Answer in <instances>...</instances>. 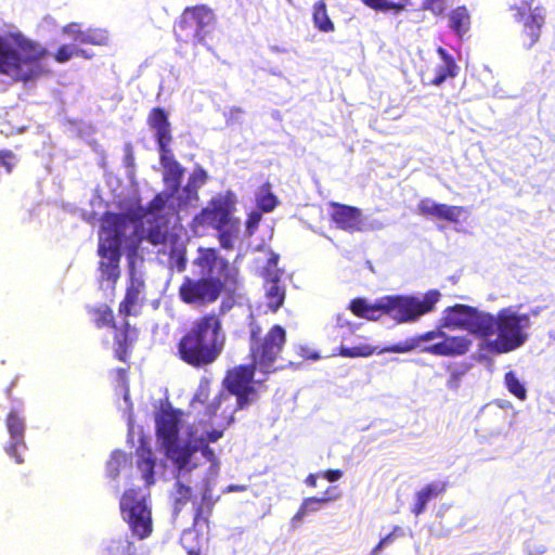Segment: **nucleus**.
<instances>
[{"instance_id":"obj_1","label":"nucleus","mask_w":555,"mask_h":555,"mask_svg":"<svg viewBox=\"0 0 555 555\" xmlns=\"http://www.w3.org/2000/svg\"><path fill=\"white\" fill-rule=\"evenodd\" d=\"M227 335L222 319L215 312L196 318L177 343V357L195 370L212 365L224 350Z\"/></svg>"},{"instance_id":"obj_2","label":"nucleus","mask_w":555,"mask_h":555,"mask_svg":"<svg viewBox=\"0 0 555 555\" xmlns=\"http://www.w3.org/2000/svg\"><path fill=\"white\" fill-rule=\"evenodd\" d=\"M193 263L199 268L202 276H183L178 288L182 302L191 306L206 307L218 300L224 292L230 263L220 257L212 247H199Z\"/></svg>"},{"instance_id":"obj_3","label":"nucleus","mask_w":555,"mask_h":555,"mask_svg":"<svg viewBox=\"0 0 555 555\" xmlns=\"http://www.w3.org/2000/svg\"><path fill=\"white\" fill-rule=\"evenodd\" d=\"M258 365L250 361L249 364L234 366L227 372L223 384L225 391H220L205 408L208 420L220 416L224 425L230 426L235 420V413L250 405L257 397V390L253 386L255 372Z\"/></svg>"},{"instance_id":"obj_4","label":"nucleus","mask_w":555,"mask_h":555,"mask_svg":"<svg viewBox=\"0 0 555 555\" xmlns=\"http://www.w3.org/2000/svg\"><path fill=\"white\" fill-rule=\"evenodd\" d=\"M47 54L46 48L29 39L18 37L16 49H12L0 36V74L21 81L34 80L44 74L40 62Z\"/></svg>"},{"instance_id":"obj_5","label":"nucleus","mask_w":555,"mask_h":555,"mask_svg":"<svg viewBox=\"0 0 555 555\" xmlns=\"http://www.w3.org/2000/svg\"><path fill=\"white\" fill-rule=\"evenodd\" d=\"M472 340L466 336H450L440 328L427 331L382 348L379 353H406L417 348L436 357H459L468 352Z\"/></svg>"},{"instance_id":"obj_6","label":"nucleus","mask_w":555,"mask_h":555,"mask_svg":"<svg viewBox=\"0 0 555 555\" xmlns=\"http://www.w3.org/2000/svg\"><path fill=\"white\" fill-rule=\"evenodd\" d=\"M287 341L286 330L280 325H272L266 333L261 324L250 317L248 322V356L258 371L271 373L275 371L274 363L281 359Z\"/></svg>"},{"instance_id":"obj_7","label":"nucleus","mask_w":555,"mask_h":555,"mask_svg":"<svg viewBox=\"0 0 555 555\" xmlns=\"http://www.w3.org/2000/svg\"><path fill=\"white\" fill-rule=\"evenodd\" d=\"M218 20L206 4L186 7L173 23V36L178 42L206 46L212 39Z\"/></svg>"},{"instance_id":"obj_8","label":"nucleus","mask_w":555,"mask_h":555,"mask_svg":"<svg viewBox=\"0 0 555 555\" xmlns=\"http://www.w3.org/2000/svg\"><path fill=\"white\" fill-rule=\"evenodd\" d=\"M529 326V314H516L508 309L500 310L496 317L492 315L489 333V337L496 334L493 349L499 353H506L521 347L528 338L525 331Z\"/></svg>"},{"instance_id":"obj_9","label":"nucleus","mask_w":555,"mask_h":555,"mask_svg":"<svg viewBox=\"0 0 555 555\" xmlns=\"http://www.w3.org/2000/svg\"><path fill=\"white\" fill-rule=\"evenodd\" d=\"M492 314L464 304H455L443 310L441 327L464 330L478 337H489Z\"/></svg>"},{"instance_id":"obj_10","label":"nucleus","mask_w":555,"mask_h":555,"mask_svg":"<svg viewBox=\"0 0 555 555\" xmlns=\"http://www.w3.org/2000/svg\"><path fill=\"white\" fill-rule=\"evenodd\" d=\"M119 509L122 520L128 525L134 538L144 540L152 534L151 508L135 489H128L124 492L119 501Z\"/></svg>"},{"instance_id":"obj_11","label":"nucleus","mask_w":555,"mask_h":555,"mask_svg":"<svg viewBox=\"0 0 555 555\" xmlns=\"http://www.w3.org/2000/svg\"><path fill=\"white\" fill-rule=\"evenodd\" d=\"M440 294L429 291L422 299L413 296H384L386 300V315L398 323L413 322L420 317L434 310Z\"/></svg>"},{"instance_id":"obj_12","label":"nucleus","mask_w":555,"mask_h":555,"mask_svg":"<svg viewBox=\"0 0 555 555\" xmlns=\"http://www.w3.org/2000/svg\"><path fill=\"white\" fill-rule=\"evenodd\" d=\"M234 210L235 196L231 191H228L212 197L207 206L194 217V223L202 227H211L215 230L221 229L238 220L232 216Z\"/></svg>"},{"instance_id":"obj_13","label":"nucleus","mask_w":555,"mask_h":555,"mask_svg":"<svg viewBox=\"0 0 555 555\" xmlns=\"http://www.w3.org/2000/svg\"><path fill=\"white\" fill-rule=\"evenodd\" d=\"M130 218L122 212H105L102 218L99 247L121 250Z\"/></svg>"},{"instance_id":"obj_14","label":"nucleus","mask_w":555,"mask_h":555,"mask_svg":"<svg viewBox=\"0 0 555 555\" xmlns=\"http://www.w3.org/2000/svg\"><path fill=\"white\" fill-rule=\"evenodd\" d=\"M514 18L521 26L519 38L522 47L531 49L540 40L545 24L544 11L537 7L527 14L514 15Z\"/></svg>"},{"instance_id":"obj_15","label":"nucleus","mask_w":555,"mask_h":555,"mask_svg":"<svg viewBox=\"0 0 555 555\" xmlns=\"http://www.w3.org/2000/svg\"><path fill=\"white\" fill-rule=\"evenodd\" d=\"M330 207L332 208L330 219L338 229L350 233L365 230L363 215L360 208L337 202H331Z\"/></svg>"},{"instance_id":"obj_16","label":"nucleus","mask_w":555,"mask_h":555,"mask_svg":"<svg viewBox=\"0 0 555 555\" xmlns=\"http://www.w3.org/2000/svg\"><path fill=\"white\" fill-rule=\"evenodd\" d=\"M5 426L11 437V441L5 446V452L17 464L24 462L21 452L26 450V443L24 439L26 424L23 416L17 411H10L5 418Z\"/></svg>"},{"instance_id":"obj_17","label":"nucleus","mask_w":555,"mask_h":555,"mask_svg":"<svg viewBox=\"0 0 555 555\" xmlns=\"http://www.w3.org/2000/svg\"><path fill=\"white\" fill-rule=\"evenodd\" d=\"M163 448L167 459L171 461L177 470L176 478H182L185 473L196 467V464H191L192 456L196 452L194 444L189 442L180 443V440H176L172 443L163 446Z\"/></svg>"},{"instance_id":"obj_18","label":"nucleus","mask_w":555,"mask_h":555,"mask_svg":"<svg viewBox=\"0 0 555 555\" xmlns=\"http://www.w3.org/2000/svg\"><path fill=\"white\" fill-rule=\"evenodd\" d=\"M113 339H114V357L120 362H127L129 351L132 345L139 338V328L132 326L130 322L125 319L121 325L115 324Z\"/></svg>"},{"instance_id":"obj_19","label":"nucleus","mask_w":555,"mask_h":555,"mask_svg":"<svg viewBox=\"0 0 555 555\" xmlns=\"http://www.w3.org/2000/svg\"><path fill=\"white\" fill-rule=\"evenodd\" d=\"M181 412L173 409H163L156 416V434L162 446L179 440V424Z\"/></svg>"},{"instance_id":"obj_20","label":"nucleus","mask_w":555,"mask_h":555,"mask_svg":"<svg viewBox=\"0 0 555 555\" xmlns=\"http://www.w3.org/2000/svg\"><path fill=\"white\" fill-rule=\"evenodd\" d=\"M147 125L155 132L158 151L166 152L172 141L168 113L163 107H153L147 115Z\"/></svg>"},{"instance_id":"obj_21","label":"nucleus","mask_w":555,"mask_h":555,"mask_svg":"<svg viewBox=\"0 0 555 555\" xmlns=\"http://www.w3.org/2000/svg\"><path fill=\"white\" fill-rule=\"evenodd\" d=\"M145 288L144 282L135 276H131L126 287L124 299L119 302L118 313L124 319L130 315H137V308L142 306L141 294Z\"/></svg>"},{"instance_id":"obj_22","label":"nucleus","mask_w":555,"mask_h":555,"mask_svg":"<svg viewBox=\"0 0 555 555\" xmlns=\"http://www.w3.org/2000/svg\"><path fill=\"white\" fill-rule=\"evenodd\" d=\"M62 33L80 44L106 46L108 43L106 30L101 28H87L83 30L78 23L65 25L62 28Z\"/></svg>"},{"instance_id":"obj_23","label":"nucleus","mask_w":555,"mask_h":555,"mask_svg":"<svg viewBox=\"0 0 555 555\" xmlns=\"http://www.w3.org/2000/svg\"><path fill=\"white\" fill-rule=\"evenodd\" d=\"M159 152V160L162 166L165 169L164 181L170 186V195L176 194L181 185L184 168L180 165L178 160L175 159L170 147H166V152Z\"/></svg>"},{"instance_id":"obj_24","label":"nucleus","mask_w":555,"mask_h":555,"mask_svg":"<svg viewBox=\"0 0 555 555\" xmlns=\"http://www.w3.org/2000/svg\"><path fill=\"white\" fill-rule=\"evenodd\" d=\"M420 215L434 216L438 219L447 220L450 222H457L463 208L460 206H448L446 204H438L429 198H423L417 205Z\"/></svg>"},{"instance_id":"obj_25","label":"nucleus","mask_w":555,"mask_h":555,"mask_svg":"<svg viewBox=\"0 0 555 555\" xmlns=\"http://www.w3.org/2000/svg\"><path fill=\"white\" fill-rule=\"evenodd\" d=\"M446 481H433L425 485L415 493V502L411 507V512L415 516L422 515L427 507L428 502L442 495L447 491Z\"/></svg>"},{"instance_id":"obj_26","label":"nucleus","mask_w":555,"mask_h":555,"mask_svg":"<svg viewBox=\"0 0 555 555\" xmlns=\"http://www.w3.org/2000/svg\"><path fill=\"white\" fill-rule=\"evenodd\" d=\"M100 271L102 278L115 284L120 276L119 261L121 258V250L99 247Z\"/></svg>"},{"instance_id":"obj_27","label":"nucleus","mask_w":555,"mask_h":555,"mask_svg":"<svg viewBox=\"0 0 555 555\" xmlns=\"http://www.w3.org/2000/svg\"><path fill=\"white\" fill-rule=\"evenodd\" d=\"M441 63L434 68L433 77L426 82L428 86H441L447 79L455 78L459 74V66L454 59L443 49L438 48Z\"/></svg>"},{"instance_id":"obj_28","label":"nucleus","mask_w":555,"mask_h":555,"mask_svg":"<svg viewBox=\"0 0 555 555\" xmlns=\"http://www.w3.org/2000/svg\"><path fill=\"white\" fill-rule=\"evenodd\" d=\"M137 466L142 473V477L147 486L154 483L156 459L154 457L152 449L144 442L138 447L137 451Z\"/></svg>"},{"instance_id":"obj_29","label":"nucleus","mask_w":555,"mask_h":555,"mask_svg":"<svg viewBox=\"0 0 555 555\" xmlns=\"http://www.w3.org/2000/svg\"><path fill=\"white\" fill-rule=\"evenodd\" d=\"M470 25V13L465 5H459L448 14L449 28L461 39L469 31Z\"/></svg>"},{"instance_id":"obj_30","label":"nucleus","mask_w":555,"mask_h":555,"mask_svg":"<svg viewBox=\"0 0 555 555\" xmlns=\"http://www.w3.org/2000/svg\"><path fill=\"white\" fill-rule=\"evenodd\" d=\"M268 308L276 312L284 304L285 288L280 285L281 279H263Z\"/></svg>"},{"instance_id":"obj_31","label":"nucleus","mask_w":555,"mask_h":555,"mask_svg":"<svg viewBox=\"0 0 555 555\" xmlns=\"http://www.w3.org/2000/svg\"><path fill=\"white\" fill-rule=\"evenodd\" d=\"M217 502V499L211 498V492L209 486H206L202 492V502L196 507L194 514V525H205L209 526V517L212 513L214 506Z\"/></svg>"},{"instance_id":"obj_32","label":"nucleus","mask_w":555,"mask_h":555,"mask_svg":"<svg viewBox=\"0 0 555 555\" xmlns=\"http://www.w3.org/2000/svg\"><path fill=\"white\" fill-rule=\"evenodd\" d=\"M151 225L147 229V233L145 235V240L154 245H163L166 244L168 240V231H167V220L164 216H155L153 221H150Z\"/></svg>"},{"instance_id":"obj_33","label":"nucleus","mask_w":555,"mask_h":555,"mask_svg":"<svg viewBox=\"0 0 555 555\" xmlns=\"http://www.w3.org/2000/svg\"><path fill=\"white\" fill-rule=\"evenodd\" d=\"M92 323L96 328L115 327L116 321L112 308L106 304L89 308Z\"/></svg>"},{"instance_id":"obj_34","label":"nucleus","mask_w":555,"mask_h":555,"mask_svg":"<svg viewBox=\"0 0 555 555\" xmlns=\"http://www.w3.org/2000/svg\"><path fill=\"white\" fill-rule=\"evenodd\" d=\"M312 20L314 26L322 33H331L335 28L327 14L326 3L323 0L318 1L313 5Z\"/></svg>"},{"instance_id":"obj_35","label":"nucleus","mask_w":555,"mask_h":555,"mask_svg":"<svg viewBox=\"0 0 555 555\" xmlns=\"http://www.w3.org/2000/svg\"><path fill=\"white\" fill-rule=\"evenodd\" d=\"M257 207L262 212L272 211L279 204V199L275 194L271 191V183L266 182L260 186L259 194L256 198Z\"/></svg>"},{"instance_id":"obj_36","label":"nucleus","mask_w":555,"mask_h":555,"mask_svg":"<svg viewBox=\"0 0 555 555\" xmlns=\"http://www.w3.org/2000/svg\"><path fill=\"white\" fill-rule=\"evenodd\" d=\"M218 231V240L223 249L231 250L234 248V241L238 236L240 220L229 223L227 227L216 229Z\"/></svg>"},{"instance_id":"obj_37","label":"nucleus","mask_w":555,"mask_h":555,"mask_svg":"<svg viewBox=\"0 0 555 555\" xmlns=\"http://www.w3.org/2000/svg\"><path fill=\"white\" fill-rule=\"evenodd\" d=\"M74 56L89 60L93 54H89L86 50L76 48L73 44H62L54 53V60L61 64L68 62Z\"/></svg>"},{"instance_id":"obj_38","label":"nucleus","mask_w":555,"mask_h":555,"mask_svg":"<svg viewBox=\"0 0 555 555\" xmlns=\"http://www.w3.org/2000/svg\"><path fill=\"white\" fill-rule=\"evenodd\" d=\"M504 382L507 390L517 399L524 401L527 398L526 387L513 371L505 374Z\"/></svg>"},{"instance_id":"obj_39","label":"nucleus","mask_w":555,"mask_h":555,"mask_svg":"<svg viewBox=\"0 0 555 555\" xmlns=\"http://www.w3.org/2000/svg\"><path fill=\"white\" fill-rule=\"evenodd\" d=\"M375 352V348L370 345H360L354 347L340 346L338 354L345 358H367Z\"/></svg>"},{"instance_id":"obj_40","label":"nucleus","mask_w":555,"mask_h":555,"mask_svg":"<svg viewBox=\"0 0 555 555\" xmlns=\"http://www.w3.org/2000/svg\"><path fill=\"white\" fill-rule=\"evenodd\" d=\"M177 481L175 483V507L176 509H180L181 506L185 505L192 499V488L190 486L184 485L181 481V478H176Z\"/></svg>"},{"instance_id":"obj_41","label":"nucleus","mask_w":555,"mask_h":555,"mask_svg":"<svg viewBox=\"0 0 555 555\" xmlns=\"http://www.w3.org/2000/svg\"><path fill=\"white\" fill-rule=\"evenodd\" d=\"M196 448V452L199 451L202 455L210 463V467L212 469L219 468V460L212 448L209 447L208 443L205 442L204 437H199L194 444Z\"/></svg>"},{"instance_id":"obj_42","label":"nucleus","mask_w":555,"mask_h":555,"mask_svg":"<svg viewBox=\"0 0 555 555\" xmlns=\"http://www.w3.org/2000/svg\"><path fill=\"white\" fill-rule=\"evenodd\" d=\"M279 255L272 253L263 267L262 278L263 279H281L283 271L278 268Z\"/></svg>"},{"instance_id":"obj_43","label":"nucleus","mask_w":555,"mask_h":555,"mask_svg":"<svg viewBox=\"0 0 555 555\" xmlns=\"http://www.w3.org/2000/svg\"><path fill=\"white\" fill-rule=\"evenodd\" d=\"M382 315H386V300H384V297L376 299L374 302L367 304L366 315L364 319L378 320Z\"/></svg>"},{"instance_id":"obj_44","label":"nucleus","mask_w":555,"mask_h":555,"mask_svg":"<svg viewBox=\"0 0 555 555\" xmlns=\"http://www.w3.org/2000/svg\"><path fill=\"white\" fill-rule=\"evenodd\" d=\"M421 9L429 11L434 15H441L447 9L446 0H423Z\"/></svg>"},{"instance_id":"obj_45","label":"nucleus","mask_w":555,"mask_h":555,"mask_svg":"<svg viewBox=\"0 0 555 555\" xmlns=\"http://www.w3.org/2000/svg\"><path fill=\"white\" fill-rule=\"evenodd\" d=\"M209 392H210L209 380L206 378L201 379L198 388L192 399V402L193 403L198 402L201 404H204L209 398Z\"/></svg>"},{"instance_id":"obj_46","label":"nucleus","mask_w":555,"mask_h":555,"mask_svg":"<svg viewBox=\"0 0 555 555\" xmlns=\"http://www.w3.org/2000/svg\"><path fill=\"white\" fill-rule=\"evenodd\" d=\"M367 7L374 9V10H382L386 11L389 9H396L401 10L404 7V3H392L388 2L386 0H362Z\"/></svg>"},{"instance_id":"obj_47","label":"nucleus","mask_w":555,"mask_h":555,"mask_svg":"<svg viewBox=\"0 0 555 555\" xmlns=\"http://www.w3.org/2000/svg\"><path fill=\"white\" fill-rule=\"evenodd\" d=\"M167 198L162 194H156L146 206V215H155L162 211L166 205Z\"/></svg>"},{"instance_id":"obj_48","label":"nucleus","mask_w":555,"mask_h":555,"mask_svg":"<svg viewBox=\"0 0 555 555\" xmlns=\"http://www.w3.org/2000/svg\"><path fill=\"white\" fill-rule=\"evenodd\" d=\"M15 155L10 150L0 151V166L4 167L8 173H11L15 165Z\"/></svg>"},{"instance_id":"obj_49","label":"nucleus","mask_w":555,"mask_h":555,"mask_svg":"<svg viewBox=\"0 0 555 555\" xmlns=\"http://www.w3.org/2000/svg\"><path fill=\"white\" fill-rule=\"evenodd\" d=\"M369 301L364 298H356L350 302V310L358 318H364L366 315Z\"/></svg>"},{"instance_id":"obj_50","label":"nucleus","mask_w":555,"mask_h":555,"mask_svg":"<svg viewBox=\"0 0 555 555\" xmlns=\"http://www.w3.org/2000/svg\"><path fill=\"white\" fill-rule=\"evenodd\" d=\"M534 0H515V2L511 5V9L515 11L514 15H521L532 12V4Z\"/></svg>"},{"instance_id":"obj_51","label":"nucleus","mask_w":555,"mask_h":555,"mask_svg":"<svg viewBox=\"0 0 555 555\" xmlns=\"http://www.w3.org/2000/svg\"><path fill=\"white\" fill-rule=\"evenodd\" d=\"M308 501H311V502L313 501V503H309L308 507L305 509L307 512V514L310 512H317L320 508L321 504H324V503H327L331 501H335V495L321 496V498L310 496V498L305 499L302 502H308Z\"/></svg>"},{"instance_id":"obj_52","label":"nucleus","mask_w":555,"mask_h":555,"mask_svg":"<svg viewBox=\"0 0 555 555\" xmlns=\"http://www.w3.org/2000/svg\"><path fill=\"white\" fill-rule=\"evenodd\" d=\"M296 353L302 359V360H310V361H317L321 358L318 351L311 349L309 346L306 345H299L296 348Z\"/></svg>"},{"instance_id":"obj_53","label":"nucleus","mask_w":555,"mask_h":555,"mask_svg":"<svg viewBox=\"0 0 555 555\" xmlns=\"http://www.w3.org/2000/svg\"><path fill=\"white\" fill-rule=\"evenodd\" d=\"M120 470V452L115 451L107 463V472L111 477H116Z\"/></svg>"},{"instance_id":"obj_54","label":"nucleus","mask_w":555,"mask_h":555,"mask_svg":"<svg viewBox=\"0 0 555 555\" xmlns=\"http://www.w3.org/2000/svg\"><path fill=\"white\" fill-rule=\"evenodd\" d=\"M261 220V214L258 211H253L249 214L247 221H246V230L249 235H253L254 232L257 230L259 222Z\"/></svg>"},{"instance_id":"obj_55","label":"nucleus","mask_w":555,"mask_h":555,"mask_svg":"<svg viewBox=\"0 0 555 555\" xmlns=\"http://www.w3.org/2000/svg\"><path fill=\"white\" fill-rule=\"evenodd\" d=\"M344 475L341 469H327L320 473V476L330 482L339 480Z\"/></svg>"},{"instance_id":"obj_56","label":"nucleus","mask_w":555,"mask_h":555,"mask_svg":"<svg viewBox=\"0 0 555 555\" xmlns=\"http://www.w3.org/2000/svg\"><path fill=\"white\" fill-rule=\"evenodd\" d=\"M462 375V372H452L447 380V387L451 390H456L460 387Z\"/></svg>"},{"instance_id":"obj_57","label":"nucleus","mask_w":555,"mask_h":555,"mask_svg":"<svg viewBox=\"0 0 555 555\" xmlns=\"http://www.w3.org/2000/svg\"><path fill=\"white\" fill-rule=\"evenodd\" d=\"M221 420H222L223 428H225L227 426L224 425L223 418L221 417ZM223 430L224 429H212L210 431H207L206 435L203 436L205 438V442L208 444H209V442H216L223 436Z\"/></svg>"},{"instance_id":"obj_58","label":"nucleus","mask_w":555,"mask_h":555,"mask_svg":"<svg viewBox=\"0 0 555 555\" xmlns=\"http://www.w3.org/2000/svg\"><path fill=\"white\" fill-rule=\"evenodd\" d=\"M309 503H312L311 501H308V502H302L298 508V511L296 512V514L293 516L292 518V522L295 525L297 522H300L302 520V518L307 515V512L305 511Z\"/></svg>"},{"instance_id":"obj_59","label":"nucleus","mask_w":555,"mask_h":555,"mask_svg":"<svg viewBox=\"0 0 555 555\" xmlns=\"http://www.w3.org/2000/svg\"><path fill=\"white\" fill-rule=\"evenodd\" d=\"M190 180H197L201 184H204L207 180V173L204 169H199L193 173Z\"/></svg>"},{"instance_id":"obj_60","label":"nucleus","mask_w":555,"mask_h":555,"mask_svg":"<svg viewBox=\"0 0 555 555\" xmlns=\"http://www.w3.org/2000/svg\"><path fill=\"white\" fill-rule=\"evenodd\" d=\"M333 495H335V500L340 498V492L338 491L336 486L328 487L323 493V496H333Z\"/></svg>"},{"instance_id":"obj_61","label":"nucleus","mask_w":555,"mask_h":555,"mask_svg":"<svg viewBox=\"0 0 555 555\" xmlns=\"http://www.w3.org/2000/svg\"><path fill=\"white\" fill-rule=\"evenodd\" d=\"M319 476H320V474H309L306 477V479H305L306 485L311 487V488H315L317 487V480H318Z\"/></svg>"},{"instance_id":"obj_62","label":"nucleus","mask_w":555,"mask_h":555,"mask_svg":"<svg viewBox=\"0 0 555 555\" xmlns=\"http://www.w3.org/2000/svg\"><path fill=\"white\" fill-rule=\"evenodd\" d=\"M246 490V486L244 485H229L225 489V492H243Z\"/></svg>"},{"instance_id":"obj_63","label":"nucleus","mask_w":555,"mask_h":555,"mask_svg":"<svg viewBox=\"0 0 555 555\" xmlns=\"http://www.w3.org/2000/svg\"><path fill=\"white\" fill-rule=\"evenodd\" d=\"M385 543H382V540L378 541V543L373 547L371 554L372 555H378L379 551L385 546Z\"/></svg>"},{"instance_id":"obj_64","label":"nucleus","mask_w":555,"mask_h":555,"mask_svg":"<svg viewBox=\"0 0 555 555\" xmlns=\"http://www.w3.org/2000/svg\"><path fill=\"white\" fill-rule=\"evenodd\" d=\"M390 533L392 534L393 538H396V537H399V535H403V530H402L401 527L395 526Z\"/></svg>"}]
</instances>
